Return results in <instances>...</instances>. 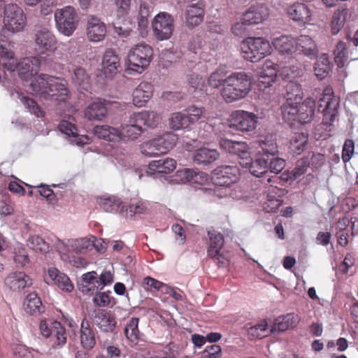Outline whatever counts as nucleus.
<instances>
[{"label":"nucleus","mask_w":358,"mask_h":358,"mask_svg":"<svg viewBox=\"0 0 358 358\" xmlns=\"http://www.w3.org/2000/svg\"><path fill=\"white\" fill-rule=\"evenodd\" d=\"M41 59L37 57H24L16 62L19 77L24 81L30 80L31 90L44 99L65 101L69 96L67 81L45 73L37 75Z\"/></svg>","instance_id":"nucleus-1"},{"label":"nucleus","mask_w":358,"mask_h":358,"mask_svg":"<svg viewBox=\"0 0 358 358\" xmlns=\"http://www.w3.org/2000/svg\"><path fill=\"white\" fill-rule=\"evenodd\" d=\"M251 90L250 77L244 71L234 72L224 80L220 94L226 103H231L245 98Z\"/></svg>","instance_id":"nucleus-2"},{"label":"nucleus","mask_w":358,"mask_h":358,"mask_svg":"<svg viewBox=\"0 0 358 358\" xmlns=\"http://www.w3.org/2000/svg\"><path fill=\"white\" fill-rule=\"evenodd\" d=\"M153 49L149 45L140 43L132 48L127 55L126 72L128 74L141 73L150 65Z\"/></svg>","instance_id":"nucleus-3"},{"label":"nucleus","mask_w":358,"mask_h":358,"mask_svg":"<svg viewBox=\"0 0 358 358\" xmlns=\"http://www.w3.org/2000/svg\"><path fill=\"white\" fill-rule=\"evenodd\" d=\"M3 27L1 36L6 38L10 34L22 31L27 24V17L23 10L16 3L5 5L3 10Z\"/></svg>","instance_id":"nucleus-4"},{"label":"nucleus","mask_w":358,"mask_h":358,"mask_svg":"<svg viewBox=\"0 0 358 358\" xmlns=\"http://www.w3.org/2000/svg\"><path fill=\"white\" fill-rule=\"evenodd\" d=\"M270 42L263 37H248L242 41L243 57L251 62H257L271 52Z\"/></svg>","instance_id":"nucleus-5"},{"label":"nucleus","mask_w":358,"mask_h":358,"mask_svg":"<svg viewBox=\"0 0 358 358\" xmlns=\"http://www.w3.org/2000/svg\"><path fill=\"white\" fill-rule=\"evenodd\" d=\"M178 136L172 132H166L141 145L142 154L154 157L166 154L172 149L178 141Z\"/></svg>","instance_id":"nucleus-6"},{"label":"nucleus","mask_w":358,"mask_h":358,"mask_svg":"<svg viewBox=\"0 0 358 358\" xmlns=\"http://www.w3.org/2000/svg\"><path fill=\"white\" fill-rule=\"evenodd\" d=\"M339 105L340 99L334 95L333 88L329 85L325 87L318 101V110L323 114L322 122L325 125H331L334 122Z\"/></svg>","instance_id":"nucleus-7"},{"label":"nucleus","mask_w":358,"mask_h":358,"mask_svg":"<svg viewBox=\"0 0 358 358\" xmlns=\"http://www.w3.org/2000/svg\"><path fill=\"white\" fill-rule=\"evenodd\" d=\"M55 20L59 31L65 36H70L77 29L80 17L73 6H66L55 10Z\"/></svg>","instance_id":"nucleus-8"},{"label":"nucleus","mask_w":358,"mask_h":358,"mask_svg":"<svg viewBox=\"0 0 358 358\" xmlns=\"http://www.w3.org/2000/svg\"><path fill=\"white\" fill-rule=\"evenodd\" d=\"M39 329L44 337L50 338L52 348H60L66 344V329L59 322L41 320Z\"/></svg>","instance_id":"nucleus-9"},{"label":"nucleus","mask_w":358,"mask_h":358,"mask_svg":"<svg viewBox=\"0 0 358 358\" xmlns=\"http://www.w3.org/2000/svg\"><path fill=\"white\" fill-rule=\"evenodd\" d=\"M258 117L253 113L243 110L233 111L229 119V127L231 129L242 132L253 131L257 124Z\"/></svg>","instance_id":"nucleus-10"},{"label":"nucleus","mask_w":358,"mask_h":358,"mask_svg":"<svg viewBox=\"0 0 358 358\" xmlns=\"http://www.w3.org/2000/svg\"><path fill=\"white\" fill-rule=\"evenodd\" d=\"M173 17L165 12L157 14L152 21L153 35L158 41L169 39L174 29Z\"/></svg>","instance_id":"nucleus-11"},{"label":"nucleus","mask_w":358,"mask_h":358,"mask_svg":"<svg viewBox=\"0 0 358 358\" xmlns=\"http://www.w3.org/2000/svg\"><path fill=\"white\" fill-rule=\"evenodd\" d=\"M287 15L299 26L311 24L314 16L311 6L302 2H295L289 5L287 8Z\"/></svg>","instance_id":"nucleus-12"},{"label":"nucleus","mask_w":358,"mask_h":358,"mask_svg":"<svg viewBox=\"0 0 358 358\" xmlns=\"http://www.w3.org/2000/svg\"><path fill=\"white\" fill-rule=\"evenodd\" d=\"M240 169L237 166H220L213 171V181L218 186H229L240 179Z\"/></svg>","instance_id":"nucleus-13"},{"label":"nucleus","mask_w":358,"mask_h":358,"mask_svg":"<svg viewBox=\"0 0 358 358\" xmlns=\"http://www.w3.org/2000/svg\"><path fill=\"white\" fill-rule=\"evenodd\" d=\"M106 26L100 18L95 15L88 16L86 35L90 41L94 43L102 41L106 36Z\"/></svg>","instance_id":"nucleus-14"},{"label":"nucleus","mask_w":358,"mask_h":358,"mask_svg":"<svg viewBox=\"0 0 358 358\" xmlns=\"http://www.w3.org/2000/svg\"><path fill=\"white\" fill-rule=\"evenodd\" d=\"M269 13V8L266 6L258 3L250 6L242 15L248 25H255L267 20Z\"/></svg>","instance_id":"nucleus-15"},{"label":"nucleus","mask_w":358,"mask_h":358,"mask_svg":"<svg viewBox=\"0 0 358 358\" xmlns=\"http://www.w3.org/2000/svg\"><path fill=\"white\" fill-rule=\"evenodd\" d=\"M220 146L226 152L237 155L241 162L249 160L250 157L249 147L245 142L235 141L227 138H222L220 141Z\"/></svg>","instance_id":"nucleus-16"},{"label":"nucleus","mask_w":358,"mask_h":358,"mask_svg":"<svg viewBox=\"0 0 358 358\" xmlns=\"http://www.w3.org/2000/svg\"><path fill=\"white\" fill-rule=\"evenodd\" d=\"M134 120L135 117L131 114L128 122L121 125L120 129L118 130L119 141H135L141 136L144 129Z\"/></svg>","instance_id":"nucleus-17"},{"label":"nucleus","mask_w":358,"mask_h":358,"mask_svg":"<svg viewBox=\"0 0 358 358\" xmlns=\"http://www.w3.org/2000/svg\"><path fill=\"white\" fill-rule=\"evenodd\" d=\"M36 44L40 54L49 55L57 48V41L52 33L48 30H41L36 35Z\"/></svg>","instance_id":"nucleus-18"},{"label":"nucleus","mask_w":358,"mask_h":358,"mask_svg":"<svg viewBox=\"0 0 358 358\" xmlns=\"http://www.w3.org/2000/svg\"><path fill=\"white\" fill-rule=\"evenodd\" d=\"M296 52L314 59L317 57L319 50L315 41L312 37L306 34H301L296 38Z\"/></svg>","instance_id":"nucleus-19"},{"label":"nucleus","mask_w":358,"mask_h":358,"mask_svg":"<svg viewBox=\"0 0 358 358\" xmlns=\"http://www.w3.org/2000/svg\"><path fill=\"white\" fill-rule=\"evenodd\" d=\"M120 59L113 49H107L103 53L101 62V70L106 77L112 78L119 71Z\"/></svg>","instance_id":"nucleus-20"},{"label":"nucleus","mask_w":358,"mask_h":358,"mask_svg":"<svg viewBox=\"0 0 358 358\" xmlns=\"http://www.w3.org/2000/svg\"><path fill=\"white\" fill-rule=\"evenodd\" d=\"M153 85L148 82L143 81L134 89L132 93V101L134 106L142 107L145 106L152 97Z\"/></svg>","instance_id":"nucleus-21"},{"label":"nucleus","mask_w":358,"mask_h":358,"mask_svg":"<svg viewBox=\"0 0 358 358\" xmlns=\"http://www.w3.org/2000/svg\"><path fill=\"white\" fill-rule=\"evenodd\" d=\"M3 36H0V56L6 60L3 64L4 69L10 71H14L16 66V58L14 53L15 43Z\"/></svg>","instance_id":"nucleus-22"},{"label":"nucleus","mask_w":358,"mask_h":358,"mask_svg":"<svg viewBox=\"0 0 358 358\" xmlns=\"http://www.w3.org/2000/svg\"><path fill=\"white\" fill-rule=\"evenodd\" d=\"M79 338L81 346L86 350H90L96 345V331L85 318L81 322Z\"/></svg>","instance_id":"nucleus-23"},{"label":"nucleus","mask_w":358,"mask_h":358,"mask_svg":"<svg viewBox=\"0 0 358 358\" xmlns=\"http://www.w3.org/2000/svg\"><path fill=\"white\" fill-rule=\"evenodd\" d=\"M204 8L205 5L201 1L187 6L185 20L188 27L194 28L202 22L205 13Z\"/></svg>","instance_id":"nucleus-24"},{"label":"nucleus","mask_w":358,"mask_h":358,"mask_svg":"<svg viewBox=\"0 0 358 358\" xmlns=\"http://www.w3.org/2000/svg\"><path fill=\"white\" fill-rule=\"evenodd\" d=\"M93 321L101 331L106 332H113L116 327L115 317L110 312L103 309L94 311Z\"/></svg>","instance_id":"nucleus-25"},{"label":"nucleus","mask_w":358,"mask_h":358,"mask_svg":"<svg viewBox=\"0 0 358 358\" xmlns=\"http://www.w3.org/2000/svg\"><path fill=\"white\" fill-rule=\"evenodd\" d=\"M299 104H296L298 123L304 124L310 122L315 115V100L308 97Z\"/></svg>","instance_id":"nucleus-26"},{"label":"nucleus","mask_w":358,"mask_h":358,"mask_svg":"<svg viewBox=\"0 0 358 358\" xmlns=\"http://www.w3.org/2000/svg\"><path fill=\"white\" fill-rule=\"evenodd\" d=\"M249 160L240 162V164L248 168L251 174L256 177H262L267 172L268 162L269 159L266 158L264 155H258L257 158L252 161L250 156L248 157Z\"/></svg>","instance_id":"nucleus-27"},{"label":"nucleus","mask_w":358,"mask_h":358,"mask_svg":"<svg viewBox=\"0 0 358 358\" xmlns=\"http://www.w3.org/2000/svg\"><path fill=\"white\" fill-rule=\"evenodd\" d=\"M296 38L292 35H282L273 39L274 48L283 55H292L296 52Z\"/></svg>","instance_id":"nucleus-28"},{"label":"nucleus","mask_w":358,"mask_h":358,"mask_svg":"<svg viewBox=\"0 0 358 358\" xmlns=\"http://www.w3.org/2000/svg\"><path fill=\"white\" fill-rule=\"evenodd\" d=\"M5 284L13 291H20L30 286L31 280L23 272H13L5 278Z\"/></svg>","instance_id":"nucleus-29"},{"label":"nucleus","mask_w":358,"mask_h":358,"mask_svg":"<svg viewBox=\"0 0 358 358\" xmlns=\"http://www.w3.org/2000/svg\"><path fill=\"white\" fill-rule=\"evenodd\" d=\"M176 168V161L174 159L167 157L150 162L148 164V173L150 174H169L173 172Z\"/></svg>","instance_id":"nucleus-30"},{"label":"nucleus","mask_w":358,"mask_h":358,"mask_svg":"<svg viewBox=\"0 0 358 358\" xmlns=\"http://www.w3.org/2000/svg\"><path fill=\"white\" fill-rule=\"evenodd\" d=\"M220 157L216 149L202 147L194 150L193 160L198 165H207L214 162Z\"/></svg>","instance_id":"nucleus-31"},{"label":"nucleus","mask_w":358,"mask_h":358,"mask_svg":"<svg viewBox=\"0 0 358 358\" xmlns=\"http://www.w3.org/2000/svg\"><path fill=\"white\" fill-rule=\"evenodd\" d=\"M48 276L62 290L71 292L73 289V285L69 278L66 274L61 273L57 268L55 267L49 268Z\"/></svg>","instance_id":"nucleus-32"},{"label":"nucleus","mask_w":358,"mask_h":358,"mask_svg":"<svg viewBox=\"0 0 358 358\" xmlns=\"http://www.w3.org/2000/svg\"><path fill=\"white\" fill-rule=\"evenodd\" d=\"M299 317L294 313H288L277 317L272 327L271 331H284L296 327Z\"/></svg>","instance_id":"nucleus-33"},{"label":"nucleus","mask_w":358,"mask_h":358,"mask_svg":"<svg viewBox=\"0 0 358 358\" xmlns=\"http://www.w3.org/2000/svg\"><path fill=\"white\" fill-rule=\"evenodd\" d=\"M208 236L210 238V246L207 250L208 255L219 259L221 257L220 251L224 243V236L220 232L215 230L208 231Z\"/></svg>","instance_id":"nucleus-34"},{"label":"nucleus","mask_w":358,"mask_h":358,"mask_svg":"<svg viewBox=\"0 0 358 358\" xmlns=\"http://www.w3.org/2000/svg\"><path fill=\"white\" fill-rule=\"evenodd\" d=\"M135 117L134 121L138 122L141 127L146 126L149 128H155L160 122V115L155 111L143 110L138 113H134Z\"/></svg>","instance_id":"nucleus-35"},{"label":"nucleus","mask_w":358,"mask_h":358,"mask_svg":"<svg viewBox=\"0 0 358 358\" xmlns=\"http://www.w3.org/2000/svg\"><path fill=\"white\" fill-rule=\"evenodd\" d=\"M23 306L24 310L30 315H39L44 312L45 309L41 298L36 292L29 293L25 297Z\"/></svg>","instance_id":"nucleus-36"},{"label":"nucleus","mask_w":358,"mask_h":358,"mask_svg":"<svg viewBox=\"0 0 358 358\" xmlns=\"http://www.w3.org/2000/svg\"><path fill=\"white\" fill-rule=\"evenodd\" d=\"M108 110L104 102L96 101L91 103L85 110V116L89 120H101L107 115Z\"/></svg>","instance_id":"nucleus-37"},{"label":"nucleus","mask_w":358,"mask_h":358,"mask_svg":"<svg viewBox=\"0 0 358 358\" xmlns=\"http://www.w3.org/2000/svg\"><path fill=\"white\" fill-rule=\"evenodd\" d=\"M308 142V134L306 132L295 133L289 141V149L291 153L294 155L301 154Z\"/></svg>","instance_id":"nucleus-38"},{"label":"nucleus","mask_w":358,"mask_h":358,"mask_svg":"<svg viewBox=\"0 0 358 358\" xmlns=\"http://www.w3.org/2000/svg\"><path fill=\"white\" fill-rule=\"evenodd\" d=\"M259 145L262 149L260 155H264L269 159V156H275L278 153V148L276 140L273 135H268L259 140Z\"/></svg>","instance_id":"nucleus-39"},{"label":"nucleus","mask_w":358,"mask_h":358,"mask_svg":"<svg viewBox=\"0 0 358 358\" xmlns=\"http://www.w3.org/2000/svg\"><path fill=\"white\" fill-rule=\"evenodd\" d=\"M71 78L80 89L87 91L90 88V77L84 68L75 66Z\"/></svg>","instance_id":"nucleus-40"},{"label":"nucleus","mask_w":358,"mask_h":358,"mask_svg":"<svg viewBox=\"0 0 358 358\" xmlns=\"http://www.w3.org/2000/svg\"><path fill=\"white\" fill-rule=\"evenodd\" d=\"M286 101L288 103H300L303 99V91L301 85L296 81L289 80L285 86Z\"/></svg>","instance_id":"nucleus-41"},{"label":"nucleus","mask_w":358,"mask_h":358,"mask_svg":"<svg viewBox=\"0 0 358 358\" xmlns=\"http://www.w3.org/2000/svg\"><path fill=\"white\" fill-rule=\"evenodd\" d=\"M296 104L286 101L281 107L282 119L291 127H294L298 123Z\"/></svg>","instance_id":"nucleus-42"},{"label":"nucleus","mask_w":358,"mask_h":358,"mask_svg":"<svg viewBox=\"0 0 358 358\" xmlns=\"http://www.w3.org/2000/svg\"><path fill=\"white\" fill-rule=\"evenodd\" d=\"M94 134L99 138L108 141H119L118 129L108 125L96 126L94 129Z\"/></svg>","instance_id":"nucleus-43"},{"label":"nucleus","mask_w":358,"mask_h":358,"mask_svg":"<svg viewBox=\"0 0 358 358\" xmlns=\"http://www.w3.org/2000/svg\"><path fill=\"white\" fill-rule=\"evenodd\" d=\"M330 64L329 55L327 53L322 54L315 64L314 71L315 76L320 79L324 78L329 73Z\"/></svg>","instance_id":"nucleus-44"},{"label":"nucleus","mask_w":358,"mask_h":358,"mask_svg":"<svg viewBox=\"0 0 358 358\" xmlns=\"http://www.w3.org/2000/svg\"><path fill=\"white\" fill-rule=\"evenodd\" d=\"M334 62L338 68H343L348 59V50L345 42L340 41L334 50Z\"/></svg>","instance_id":"nucleus-45"},{"label":"nucleus","mask_w":358,"mask_h":358,"mask_svg":"<svg viewBox=\"0 0 358 358\" xmlns=\"http://www.w3.org/2000/svg\"><path fill=\"white\" fill-rule=\"evenodd\" d=\"M169 125L174 130L188 128L191 124L185 113H173L169 120Z\"/></svg>","instance_id":"nucleus-46"},{"label":"nucleus","mask_w":358,"mask_h":358,"mask_svg":"<svg viewBox=\"0 0 358 358\" xmlns=\"http://www.w3.org/2000/svg\"><path fill=\"white\" fill-rule=\"evenodd\" d=\"M101 208L108 213H115L123 209L122 203L116 196L101 197L99 200Z\"/></svg>","instance_id":"nucleus-47"},{"label":"nucleus","mask_w":358,"mask_h":358,"mask_svg":"<svg viewBox=\"0 0 358 358\" xmlns=\"http://www.w3.org/2000/svg\"><path fill=\"white\" fill-rule=\"evenodd\" d=\"M267 187L268 198H279L280 199L284 194V189L277 186L281 181V178L279 176H275L270 177L267 179Z\"/></svg>","instance_id":"nucleus-48"},{"label":"nucleus","mask_w":358,"mask_h":358,"mask_svg":"<svg viewBox=\"0 0 358 358\" xmlns=\"http://www.w3.org/2000/svg\"><path fill=\"white\" fill-rule=\"evenodd\" d=\"M27 246L36 252L46 253L49 249V244L39 236L34 235L27 240Z\"/></svg>","instance_id":"nucleus-49"},{"label":"nucleus","mask_w":358,"mask_h":358,"mask_svg":"<svg viewBox=\"0 0 358 358\" xmlns=\"http://www.w3.org/2000/svg\"><path fill=\"white\" fill-rule=\"evenodd\" d=\"M138 318L132 317L124 327V334L131 343H136L138 340L139 331L138 328Z\"/></svg>","instance_id":"nucleus-50"},{"label":"nucleus","mask_w":358,"mask_h":358,"mask_svg":"<svg viewBox=\"0 0 358 358\" xmlns=\"http://www.w3.org/2000/svg\"><path fill=\"white\" fill-rule=\"evenodd\" d=\"M19 98L30 113L34 114L37 117H44L45 112L34 99L24 95H20Z\"/></svg>","instance_id":"nucleus-51"},{"label":"nucleus","mask_w":358,"mask_h":358,"mask_svg":"<svg viewBox=\"0 0 358 358\" xmlns=\"http://www.w3.org/2000/svg\"><path fill=\"white\" fill-rule=\"evenodd\" d=\"M346 12L345 10L336 11L332 17L331 23V32L336 35L344 26Z\"/></svg>","instance_id":"nucleus-52"},{"label":"nucleus","mask_w":358,"mask_h":358,"mask_svg":"<svg viewBox=\"0 0 358 358\" xmlns=\"http://www.w3.org/2000/svg\"><path fill=\"white\" fill-rule=\"evenodd\" d=\"M226 73L222 68L217 69L208 78V85L213 88L223 87L224 80Z\"/></svg>","instance_id":"nucleus-53"},{"label":"nucleus","mask_w":358,"mask_h":358,"mask_svg":"<svg viewBox=\"0 0 358 358\" xmlns=\"http://www.w3.org/2000/svg\"><path fill=\"white\" fill-rule=\"evenodd\" d=\"M303 70L299 66H283L280 70V75L284 80H293L292 79L302 75Z\"/></svg>","instance_id":"nucleus-54"},{"label":"nucleus","mask_w":358,"mask_h":358,"mask_svg":"<svg viewBox=\"0 0 358 358\" xmlns=\"http://www.w3.org/2000/svg\"><path fill=\"white\" fill-rule=\"evenodd\" d=\"M83 286L88 291L98 289V277L95 271L87 272L82 275Z\"/></svg>","instance_id":"nucleus-55"},{"label":"nucleus","mask_w":358,"mask_h":358,"mask_svg":"<svg viewBox=\"0 0 358 358\" xmlns=\"http://www.w3.org/2000/svg\"><path fill=\"white\" fill-rule=\"evenodd\" d=\"M309 164L310 163L308 158H301L299 159L296 162V166L291 172L289 178L293 180L299 178L306 172Z\"/></svg>","instance_id":"nucleus-56"},{"label":"nucleus","mask_w":358,"mask_h":358,"mask_svg":"<svg viewBox=\"0 0 358 358\" xmlns=\"http://www.w3.org/2000/svg\"><path fill=\"white\" fill-rule=\"evenodd\" d=\"M185 113L190 120V124H192L199 121L204 115L205 110L203 108H198L194 106H191L185 109Z\"/></svg>","instance_id":"nucleus-57"},{"label":"nucleus","mask_w":358,"mask_h":358,"mask_svg":"<svg viewBox=\"0 0 358 358\" xmlns=\"http://www.w3.org/2000/svg\"><path fill=\"white\" fill-rule=\"evenodd\" d=\"M248 334L257 338H264L268 334V324L266 322H262L255 325L248 329Z\"/></svg>","instance_id":"nucleus-58"},{"label":"nucleus","mask_w":358,"mask_h":358,"mask_svg":"<svg viewBox=\"0 0 358 358\" xmlns=\"http://www.w3.org/2000/svg\"><path fill=\"white\" fill-rule=\"evenodd\" d=\"M355 152V142L352 139H346L342 149V160L346 164L352 157Z\"/></svg>","instance_id":"nucleus-59"},{"label":"nucleus","mask_w":358,"mask_h":358,"mask_svg":"<svg viewBox=\"0 0 358 358\" xmlns=\"http://www.w3.org/2000/svg\"><path fill=\"white\" fill-rule=\"evenodd\" d=\"M14 261L20 266H24L29 262L26 249L21 245H17L14 249Z\"/></svg>","instance_id":"nucleus-60"},{"label":"nucleus","mask_w":358,"mask_h":358,"mask_svg":"<svg viewBox=\"0 0 358 358\" xmlns=\"http://www.w3.org/2000/svg\"><path fill=\"white\" fill-rule=\"evenodd\" d=\"M222 349L219 345L211 344L207 345L201 352L202 358H218L221 356Z\"/></svg>","instance_id":"nucleus-61"},{"label":"nucleus","mask_w":358,"mask_h":358,"mask_svg":"<svg viewBox=\"0 0 358 358\" xmlns=\"http://www.w3.org/2000/svg\"><path fill=\"white\" fill-rule=\"evenodd\" d=\"M145 210L146 206L145 203L141 201H138L135 203H130L128 208L126 209L127 215L131 217L138 214H143L145 212Z\"/></svg>","instance_id":"nucleus-62"},{"label":"nucleus","mask_w":358,"mask_h":358,"mask_svg":"<svg viewBox=\"0 0 358 358\" xmlns=\"http://www.w3.org/2000/svg\"><path fill=\"white\" fill-rule=\"evenodd\" d=\"M58 129L69 137L75 136V134L78 132L75 124L66 120H62L59 123Z\"/></svg>","instance_id":"nucleus-63"},{"label":"nucleus","mask_w":358,"mask_h":358,"mask_svg":"<svg viewBox=\"0 0 358 358\" xmlns=\"http://www.w3.org/2000/svg\"><path fill=\"white\" fill-rule=\"evenodd\" d=\"M110 292H98L93 298L94 303L99 307H107L111 303V297L110 296Z\"/></svg>","instance_id":"nucleus-64"}]
</instances>
